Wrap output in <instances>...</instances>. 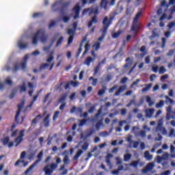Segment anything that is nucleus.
<instances>
[{
    "label": "nucleus",
    "instance_id": "nucleus-30",
    "mask_svg": "<svg viewBox=\"0 0 175 175\" xmlns=\"http://www.w3.org/2000/svg\"><path fill=\"white\" fill-rule=\"evenodd\" d=\"M96 17H93L92 21H90L88 23V27L90 28V27H92L94 24H96Z\"/></svg>",
    "mask_w": 175,
    "mask_h": 175
},
{
    "label": "nucleus",
    "instance_id": "nucleus-63",
    "mask_svg": "<svg viewBox=\"0 0 175 175\" xmlns=\"http://www.w3.org/2000/svg\"><path fill=\"white\" fill-rule=\"evenodd\" d=\"M173 135H174V129H170V131L169 137H172L173 136Z\"/></svg>",
    "mask_w": 175,
    "mask_h": 175
},
{
    "label": "nucleus",
    "instance_id": "nucleus-33",
    "mask_svg": "<svg viewBox=\"0 0 175 175\" xmlns=\"http://www.w3.org/2000/svg\"><path fill=\"white\" fill-rule=\"evenodd\" d=\"M122 33V31L121 30H119L118 32L112 33V38L113 39H117V38H118V36H120V35H121Z\"/></svg>",
    "mask_w": 175,
    "mask_h": 175
},
{
    "label": "nucleus",
    "instance_id": "nucleus-19",
    "mask_svg": "<svg viewBox=\"0 0 175 175\" xmlns=\"http://www.w3.org/2000/svg\"><path fill=\"white\" fill-rule=\"evenodd\" d=\"M61 20H62L64 23H68V21L70 20V16H69V13L68 12L63 13L61 16Z\"/></svg>",
    "mask_w": 175,
    "mask_h": 175
},
{
    "label": "nucleus",
    "instance_id": "nucleus-7",
    "mask_svg": "<svg viewBox=\"0 0 175 175\" xmlns=\"http://www.w3.org/2000/svg\"><path fill=\"white\" fill-rule=\"evenodd\" d=\"M140 16H142V11L138 12L134 18L133 25L131 28V32H133V33H137V27L136 26V23L139 21Z\"/></svg>",
    "mask_w": 175,
    "mask_h": 175
},
{
    "label": "nucleus",
    "instance_id": "nucleus-2",
    "mask_svg": "<svg viewBox=\"0 0 175 175\" xmlns=\"http://www.w3.org/2000/svg\"><path fill=\"white\" fill-rule=\"evenodd\" d=\"M62 161L59 157L56 158V163H53L51 165H47L44 167V172L46 175H51L57 167H58V165L61 163Z\"/></svg>",
    "mask_w": 175,
    "mask_h": 175
},
{
    "label": "nucleus",
    "instance_id": "nucleus-46",
    "mask_svg": "<svg viewBox=\"0 0 175 175\" xmlns=\"http://www.w3.org/2000/svg\"><path fill=\"white\" fill-rule=\"evenodd\" d=\"M40 54V52L39 51H33L30 56H33V57H38V55H39Z\"/></svg>",
    "mask_w": 175,
    "mask_h": 175
},
{
    "label": "nucleus",
    "instance_id": "nucleus-1",
    "mask_svg": "<svg viewBox=\"0 0 175 175\" xmlns=\"http://www.w3.org/2000/svg\"><path fill=\"white\" fill-rule=\"evenodd\" d=\"M103 24L104 27L101 30L102 31V37H100L98 38V42H96L93 45V49L94 50H98L99 47H100V42L103 40V38H105V35H106V32H107V27L110 25V21H109V18L107 17H105L103 20Z\"/></svg>",
    "mask_w": 175,
    "mask_h": 175
},
{
    "label": "nucleus",
    "instance_id": "nucleus-57",
    "mask_svg": "<svg viewBox=\"0 0 175 175\" xmlns=\"http://www.w3.org/2000/svg\"><path fill=\"white\" fill-rule=\"evenodd\" d=\"M39 16H42V14L40 12L34 13L33 14V18H36L39 17Z\"/></svg>",
    "mask_w": 175,
    "mask_h": 175
},
{
    "label": "nucleus",
    "instance_id": "nucleus-47",
    "mask_svg": "<svg viewBox=\"0 0 175 175\" xmlns=\"http://www.w3.org/2000/svg\"><path fill=\"white\" fill-rule=\"evenodd\" d=\"M9 137H5L3 139H2V142H3V144L5 146L6 144H8V143H9Z\"/></svg>",
    "mask_w": 175,
    "mask_h": 175
},
{
    "label": "nucleus",
    "instance_id": "nucleus-49",
    "mask_svg": "<svg viewBox=\"0 0 175 175\" xmlns=\"http://www.w3.org/2000/svg\"><path fill=\"white\" fill-rule=\"evenodd\" d=\"M106 158L107 165H110V161L109 159H110V158H113V155L111 154H108Z\"/></svg>",
    "mask_w": 175,
    "mask_h": 175
},
{
    "label": "nucleus",
    "instance_id": "nucleus-41",
    "mask_svg": "<svg viewBox=\"0 0 175 175\" xmlns=\"http://www.w3.org/2000/svg\"><path fill=\"white\" fill-rule=\"evenodd\" d=\"M90 44L87 43L85 45V51L83 52V55H85V54H87V51L88 50H90Z\"/></svg>",
    "mask_w": 175,
    "mask_h": 175
},
{
    "label": "nucleus",
    "instance_id": "nucleus-59",
    "mask_svg": "<svg viewBox=\"0 0 175 175\" xmlns=\"http://www.w3.org/2000/svg\"><path fill=\"white\" fill-rule=\"evenodd\" d=\"M165 99L167 102L171 103V105H173V100H172L170 98H169L168 96H165Z\"/></svg>",
    "mask_w": 175,
    "mask_h": 175
},
{
    "label": "nucleus",
    "instance_id": "nucleus-31",
    "mask_svg": "<svg viewBox=\"0 0 175 175\" xmlns=\"http://www.w3.org/2000/svg\"><path fill=\"white\" fill-rule=\"evenodd\" d=\"M54 54H55L54 53V51H52L50 54V55L48 57V58L46 59V62H51V61H53V59H54Z\"/></svg>",
    "mask_w": 175,
    "mask_h": 175
},
{
    "label": "nucleus",
    "instance_id": "nucleus-11",
    "mask_svg": "<svg viewBox=\"0 0 175 175\" xmlns=\"http://www.w3.org/2000/svg\"><path fill=\"white\" fill-rule=\"evenodd\" d=\"M139 131V126H134L131 130L132 133H134L135 136H140L142 138L146 137V131H141L139 133H137L136 131Z\"/></svg>",
    "mask_w": 175,
    "mask_h": 175
},
{
    "label": "nucleus",
    "instance_id": "nucleus-35",
    "mask_svg": "<svg viewBox=\"0 0 175 175\" xmlns=\"http://www.w3.org/2000/svg\"><path fill=\"white\" fill-rule=\"evenodd\" d=\"M122 169H123L122 166H120L118 167V170L112 171L111 174L113 175H117V174H118V173H120V172H121V170H122Z\"/></svg>",
    "mask_w": 175,
    "mask_h": 175
},
{
    "label": "nucleus",
    "instance_id": "nucleus-39",
    "mask_svg": "<svg viewBox=\"0 0 175 175\" xmlns=\"http://www.w3.org/2000/svg\"><path fill=\"white\" fill-rule=\"evenodd\" d=\"M127 142L129 143V147H132V144L133 143V141H132V135H129L127 138Z\"/></svg>",
    "mask_w": 175,
    "mask_h": 175
},
{
    "label": "nucleus",
    "instance_id": "nucleus-32",
    "mask_svg": "<svg viewBox=\"0 0 175 175\" xmlns=\"http://www.w3.org/2000/svg\"><path fill=\"white\" fill-rule=\"evenodd\" d=\"M152 87V84L146 85V87L142 89V92H147V91H150Z\"/></svg>",
    "mask_w": 175,
    "mask_h": 175
},
{
    "label": "nucleus",
    "instance_id": "nucleus-43",
    "mask_svg": "<svg viewBox=\"0 0 175 175\" xmlns=\"http://www.w3.org/2000/svg\"><path fill=\"white\" fill-rule=\"evenodd\" d=\"M164 104H165V103L163 102V100H161L159 103H157L156 105V107L157 109H160V107H162Z\"/></svg>",
    "mask_w": 175,
    "mask_h": 175
},
{
    "label": "nucleus",
    "instance_id": "nucleus-5",
    "mask_svg": "<svg viewBox=\"0 0 175 175\" xmlns=\"http://www.w3.org/2000/svg\"><path fill=\"white\" fill-rule=\"evenodd\" d=\"M80 3L76 4V5L72 8L71 16H72L74 20H77L80 18Z\"/></svg>",
    "mask_w": 175,
    "mask_h": 175
},
{
    "label": "nucleus",
    "instance_id": "nucleus-42",
    "mask_svg": "<svg viewBox=\"0 0 175 175\" xmlns=\"http://www.w3.org/2000/svg\"><path fill=\"white\" fill-rule=\"evenodd\" d=\"M49 116L47 115V116L45 118V119L44 120V126H49Z\"/></svg>",
    "mask_w": 175,
    "mask_h": 175
},
{
    "label": "nucleus",
    "instance_id": "nucleus-55",
    "mask_svg": "<svg viewBox=\"0 0 175 175\" xmlns=\"http://www.w3.org/2000/svg\"><path fill=\"white\" fill-rule=\"evenodd\" d=\"M50 49H51V45H50L49 46H46L44 48L43 51L45 53H49V51H50Z\"/></svg>",
    "mask_w": 175,
    "mask_h": 175
},
{
    "label": "nucleus",
    "instance_id": "nucleus-64",
    "mask_svg": "<svg viewBox=\"0 0 175 175\" xmlns=\"http://www.w3.org/2000/svg\"><path fill=\"white\" fill-rule=\"evenodd\" d=\"M66 57H67L68 59H70V58L72 57V53L70 51H68L66 53Z\"/></svg>",
    "mask_w": 175,
    "mask_h": 175
},
{
    "label": "nucleus",
    "instance_id": "nucleus-13",
    "mask_svg": "<svg viewBox=\"0 0 175 175\" xmlns=\"http://www.w3.org/2000/svg\"><path fill=\"white\" fill-rule=\"evenodd\" d=\"M24 132H25V131L22 130L19 133V136L15 139L14 143H16V147H17V146H18V144L23 142V137H24Z\"/></svg>",
    "mask_w": 175,
    "mask_h": 175
},
{
    "label": "nucleus",
    "instance_id": "nucleus-23",
    "mask_svg": "<svg viewBox=\"0 0 175 175\" xmlns=\"http://www.w3.org/2000/svg\"><path fill=\"white\" fill-rule=\"evenodd\" d=\"M155 112V109H148L145 111L146 117H148L149 118L152 117V115Z\"/></svg>",
    "mask_w": 175,
    "mask_h": 175
},
{
    "label": "nucleus",
    "instance_id": "nucleus-60",
    "mask_svg": "<svg viewBox=\"0 0 175 175\" xmlns=\"http://www.w3.org/2000/svg\"><path fill=\"white\" fill-rule=\"evenodd\" d=\"M85 125V120H79V126Z\"/></svg>",
    "mask_w": 175,
    "mask_h": 175
},
{
    "label": "nucleus",
    "instance_id": "nucleus-36",
    "mask_svg": "<svg viewBox=\"0 0 175 175\" xmlns=\"http://www.w3.org/2000/svg\"><path fill=\"white\" fill-rule=\"evenodd\" d=\"M81 154H83V150H79L77 152L75 157H74V159H75V160H76V159H79V158H80V157H81Z\"/></svg>",
    "mask_w": 175,
    "mask_h": 175
},
{
    "label": "nucleus",
    "instance_id": "nucleus-53",
    "mask_svg": "<svg viewBox=\"0 0 175 175\" xmlns=\"http://www.w3.org/2000/svg\"><path fill=\"white\" fill-rule=\"evenodd\" d=\"M83 4L85 3H92V2H95V0H82Z\"/></svg>",
    "mask_w": 175,
    "mask_h": 175
},
{
    "label": "nucleus",
    "instance_id": "nucleus-8",
    "mask_svg": "<svg viewBox=\"0 0 175 175\" xmlns=\"http://www.w3.org/2000/svg\"><path fill=\"white\" fill-rule=\"evenodd\" d=\"M163 124V122L162 121V119H161L158 122L157 127L156 129V132H160L161 133H162V135H167V131H166V129L162 126Z\"/></svg>",
    "mask_w": 175,
    "mask_h": 175
},
{
    "label": "nucleus",
    "instance_id": "nucleus-22",
    "mask_svg": "<svg viewBox=\"0 0 175 175\" xmlns=\"http://www.w3.org/2000/svg\"><path fill=\"white\" fill-rule=\"evenodd\" d=\"M25 155H27V153L25 152V151H23L21 152V159L15 163V166H18V165H20L21 162H24V159L25 158Z\"/></svg>",
    "mask_w": 175,
    "mask_h": 175
},
{
    "label": "nucleus",
    "instance_id": "nucleus-51",
    "mask_svg": "<svg viewBox=\"0 0 175 175\" xmlns=\"http://www.w3.org/2000/svg\"><path fill=\"white\" fill-rule=\"evenodd\" d=\"M62 40H64V37H61L57 42L56 47H58L61 43H62Z\"/></svg>",
    "mask_w": 175,
    "mask_h": 175
},
{
    "label": "nucleus",
    "instance_id": "nucleus-25",
    "mask_svg": "<svg viewBox=\"0 0 175 175\" xmlns=\"http://www.w3.org/2000/svg\"><path fill=\"white\" fill-rule=\"evenodd\" d=\"M126 89V86L122 85L121 86L119 90L115 93L116 96H118L121 92H124V90Z\"/></svg>",
    "mask_w": 175,
    "mask_h": 175
},
{
    "label": "nucleus",
    "instance_id": "nucleus-38",
    "mask_svg": "<svg viewBox=\"0 0 175 175\" xmlns=\"http://www.w3.org/2000/svg\"><path fill=\"white\" fill-rule=\"evenodd\" d=\"M146 98V102L148 103V105L152 106V105H154V102L151 100V97L147 96Z\"/></svg>",
    "mask_w": 175,
    "mask_h": 175
},
{
    "label": "nucleus",
    "instance_id": "nucleus-16",
    "mask_svg": "<svg viewBox=\"0 0 175 175\" xmlns=\"http://www.w3.org/2000/svg\"><path fill=\"white\" fill-rule=\"evenodd\" d=\"M96 10H98V8H96V10H94V8H86L83 11L82 16H85V14H88L90 16V14H92V13H96Z\"/></svg>",
    "mask_w": 175,
    "mask_h": 175
},
{
    "label": "nucleus",
    "instance_id": "nucleus-26",
    "mask_svg": "<svg viewBox=\"0 0 175 175\" xmlns=\"http://www.w3.org/2000/svg\"><path fill=\"white\" fill-rule=\"evenodd\" d=\"M62 55H63L62 53H58V54L57 55V58H56V59H57V61H59V62H58L57 64L56 65V66H61V64H62V59H59V58H61V57H62Z\"/></svg>",
    "mask_w": 175,
    "mask_h": 175
},
{
    "label": "nucleus",
    "instance_id": "nucleus-40",
    "mask_svg": "<svg viewBox=\"0 0 175 175\" xmlns=\"http://www.w3.org/2000/svg\"><path fill=\"white\" fill-rule=\"evenodd\" d=\"M89 80L90 81H92V85H96V83H98V79L90 77Z\"/></svg>",
    "mask_w": 175,
    "mask_h": 175
},
{
    "label": "nucleus",
    "instance_id": "nucleus-4",
    "mask_svg": "<svg viewBox=\"0 0 175 175\" xmlns=\"http://www.w3.org/2000/svg\"><path fill=\"white\" fill-rule=\"evenodd\" d=\"M27 85H28V88L29 89V95L32 96V94H33V89L36 88V85H33L31 82H24L21 86V92H25V91H27Z\"/></svg>",
    "mask_w": 175,
    "mask_h": 175
},
{
    "label": "nucleus",
    "instance_id": "nucleus-62",
    "mask_svg": "<svg viewBox=\"0 0 175 175\" xmlns=\"http://www.w3.org/2000/svg\"><path fill=\"white\" fill-rule=\"evenodd\" d=\"M139 144L141 150H144V148H146V144L144 142H141Z\"/></svg>",
    "mask_w": 175,
    "mask_h": 175
},
{
    "label": "nucleus",
    "instance_id": "nucleus-45",
    "mask_svg": "<svg viewBox=\"0 0 175 175\" xmlns=\"http://www.w3.org/2000/svg\"><path fill=\"white\" fill-rule=\"evenodd\" d=\"M139 163H140V161H133L131 164H130L131 166H133V167H137V165H139Z\"/></svg>",
    "mask_w": 175,
    "mask_h": 175
},
{
    "label": "nucleus",
    "instance_id": "nucleus-29",
    "mask_svg": "<svg viewBox=\"0 0 175 175\" xmlns=\"http://www.w3.org/2000/svg\"><path fill=\"white\" fill-rule=\"evenodd\" d=\"M69 84H70V85H72V87H77V85H79V83L74 82V81H70V83H67L65 85V89L66 90H68V88H69Z\"/></svg>",
    "mask_w": 175,
    "mask_h": 175
},
{
    "label": "nucleus",
    "instance_id": "nucleus-52",
    "mask_svg": "<svg viewBox=\"0 0 175 175\" xmlns=\"http://www.w3.org/2000/svg\"><path fill=\"white\" fill-rule=\"evenodd\" d=\"M58 116H59V111H57L53 116V121H55L58 118Z\"/></svg>",
    "mask_w": 175,
    "mask_h": 175
},
{
    "label": "nucleus",
    "instance_id": "nucleus-50",
    "mask_svg": "<svg viewBox=\"0 0 175 175\" xmlns=\"http://www.w3.org/2000/svg\"><path fill=\"white\" fill-rule=\"evenodd\" d=\"M131 154H126L124 155V161L125 162H128V161H129V159H131Z\"/></svg>",
    "mask_w": 175,
    "mask_h": 175
},
{
    "label": "nucleus",
    "instance_id": "nucleus-14",
    "mask_svg": "<svg viewBox=\"0 0 175 175\" xmlns=\"http://www.w3.org/2000/svg\"><path fill=\"white\" fill-rule=\"evenodd\" d=\"M175 114V109L172 111V107L169 106L167 108V117H166V120L167 121H169V120H170V115L171 114ZM172 118H173V120H175V115L174 116H172Z\"/></svg>",
    "mask_w": 175,
    "mask_h": 175
},
{
    "label": "nucleus",
    "instance_id": "nucleus-37",
    "mask_svg": "<svg viewBox=\"0 0 175 175\" xmlns=\"http://www.w3.org/2000/svg\"><path fill=\"white\" fill-rule=\"evenodd\" d=\"M40 118H42V116L39 115L36 116V118L33 119V121L31 122L32 125H35V124H36V122H38V121H39Z\"/></svg>",
    "mask_w": 175,
    "mask_h": 175
},
{
    "label": "nucleus",
    "instance_id": "nucleus-12",
    "mask_svg": "<svg viewBox=\"0 0 175 175\" xmlns=\"http://www.w3.org/2000/svg\"><path fill=\"white\" fill-rule=\"evenodd\" d=\"M24 39H25V36L22 37L18 41V46L21 50L24 49H27L28 47V44H25Z\"/></svg>",
    "mask_w": 175,
    "mask_h": 175
},
{
    "label": "nucleus",
    "instance_id": "nucleus-56",
    "mask_svg": "<svg viewBox=\"0 0 175 175\" xmlns=\"http://www.w3.org/2000/svg\"><path fill=\"white\" fill-rule=\"evenodd\" d=\"M18 69H20V66L18 63H16L14 66V70H18Z\"/></svg>",
    "mask_w": 175,
    "mask_h": 175
},
{
    "label": "nucleus",
    "instance_id": "nucleus-15",
    "mask_svg": "<svg viewBox=\"0 0 175 175\" xmlns=\"http://www.w3.org/2000/svg\"><path fill=\"white\" fill-rule=\"evenodd\" d=\"M169 158V154L167 152H164L162 157L157 156V161L158 163H161L162 161H166Z\"/></svg>",
    "mask_w": 175,
    "mask_h": 175
},
{
    "label": "nucleus",
    "instance_id": "nucleus-3",
    "mask_svg": "<svg viewBox=\"0 0 175 175\" xmlns=\"http://www.w3.org/2000/svg\"><path fill=\"white\" fill-rule=\"evenodd\" d=\"M38 39H40L42 43H44L47 40V36L44 33V30H39L33 35L32 38L33 44H38Z\"/></svg>",
    "mask_w": 175,
    "mask_h": 175
},
{
    "label": "nucleus",
    "instance_id": "nucleus-28",
    "mask_svg": "<svg viewBox=\"0 0 175 175\" xmlns=\"http://www.w3.org/2000/svg\"><path fill=\"white\" fill-rule=\"evenodd\" d=\"M144 158H146L147 161H151V159H152V155L150 154V152L146 151L144 153Z\"/></svg>",
    "mask_w": 175,
    "mask_h": 175
},
{
    "label": "nucleus",
    "instance_id": "nucleus-34",
    "mask_svg": "<svg viewBox=\"0 0 175 175\" xmlns=\"http://www.w3.org/2000/svg\"><path fill=\"white\" fill-rule=\"evenodd\" d=\"M174 149H175L174 146L171 145V146H170V157H171V158H175Z\"/></svg>",
    "mask_w": 175,
    "mask_h": 175
},
{
    "label": "nucleus",
    "instance_id": "nucleus-24",
    "mask_svg": "<svg viewBox=\"0 0 175 175\" xmlns=\"http://www.w3.org/2000/svg\"><path fill=\"white\" fill-rule=\"evenodd\" d=\"M40 162V160H38L37 161H36L34 163H33L26 171H25V174H28L29 173V172H31V170H32V169H33L35 167V166L37 165V164L38 163Z\"/></svg>",
    "mask_w": 175,
    "mask_h": 175
},
{
    "label": "nucleus",
    "instance_id": "nucleus-27",
    "mask_svg": "<svg viewBox=\"0 0 175 175\" xmlns=\"http://www.w3.org/2000/svg\"><path fill=\"white\" fill-rule=\"evenodd\" d=\"M64 0H57L56 2L52 5L53 9L61 6Z\"/></svg>",
    "mask_w": 175,
    "mask_h": 175
},
{
    "label": "nucleus",
    "instance_id": "nucleus-48",
    "mask_svg": "<svg viewBox=\"0 0 175 175\" xmlns=\"http://www.w3.org/2000/svg\"><path fill=\"white\" fill-rule=\"evenodd\" d=\"M5 84H8V85H11V84H12V79L10 77H7L6 78Z\"/></svg>",
    "mask_w": 175,
    "mask_h": 175
},
{
    "label": "nucleus",
    "instance_id": "nucleus-18",
    "mask_svg": "<svg viewBox=\"0 0 175 175\" xmlns=\"http://www.w3.org/2000/svg\"><path fill=\"white\" fill-rule=\"evenodd\" d=\"M28 58H29V55H26L24 57L23 62H22L21 64V68L22 69V70H25V69H27V62L28 61Z\"/></svg>",
    "mask_w": 175,
    "mask_h": 175
},
{
    "label": "nucleus",
    "instance_id": "nucleus-17",
    "mask_svg": "<svg viewBox=\"0 0 175 175\" xmlns=\"http://www.w3.org/2000/svg\"><path fill=\"white\" fill-rule=\"evenodd\" d=\"M155 166V165L154 164V163H149L146 167L142 170V173H147V172H150V170H152L154 169V167Z\"/></svg>",
    "mask_w": 175,
    "mask_h": 175
},
{
    "label": "nucleus",
    "instance_id": "nucleus-58",
    "mask_svg": "<svg viewBox=\"0 0 175 175\" xmlns=\"http://www.w3.org/2000/svg\"><path fill=\"white\" fill-rule=\"evenodd\" d=\"M102 125V122H98L96 125V129L99 131L100 126Z\"/></svg>",
    "mask_w": 175,
    "mask_h": 175
},
{
    "label": "nucleus",
    "instance_id": "nucleus-6",
    "mask_svg": "<svg viewBox=\"0 0 175 175\" xmlns=\"http://www.w3.org/2000/svg\"><path fill=\"white\" fill-rule=\"evenodd\" d=\"M77 28V24L75 23L73 24L72 29L68 28V34L70 36L68 41V44H71L73 42V35H75V31Z\"/></svg>",
    "mask_w": 175,
    "mask_h": 175
},
{
    "label": "nucleus",
    "instance_id": "nucleus-9",
    "mask_svg": "<svg viewBox=\"0 0 175 175\" xmlns=\"http://www.w3.org/2000/svg\"><path fill=\"white\" fill-rule=\"evenodd\" d=\"M109 2L110 6H114V5H116V0H102L100 3L101 8L106 10L107 9V5L109 4Z\"/></svg>",
    "mask_w": 175,
    "mask_h": 175
},
{
    "label": "nucleus",
    "instance_id": "nucleus-44",
    "mask_svg": "<svg viewBox=\"0 0 175 175\" xmlns=\"http://www.w3.org/2000/svg\"><path fill=\"white\" fill-rule=\"evenodd\" d=\"M165 72H166V70L165 69V68L163 66L160 67V68L159 69V73L160 75H163Z\"/></svg>",
    "mask_w": 175,
    "mask_h": 175
},
{
    "label": "nucleus",
    "instance_id": "nucleus-54",
    "mask_svg": "<svg viewBox=\"0 0 175 175\" xmlns=\"http://www.w3.org/2000/svg\"><path fill=\"white\" fill-rule=\"evenodd\" d=\"M137 146H139V142H133L132 147L133 148H137Z\"/></svg>",
    "mask_w": 175,
    "mask_h": 175
},
{
    "label": "nucleus",
    "instance_id": "nucleus-21",
    "mask_svg": "<svg viewBox=\"0 0 175 175\" xmlns=\"http://www.w3.org/2000/svg\"><path fill=\"white\" fill-rule=\"evenodd\" d=\"M23 107H24V103H21V105H19L18 106V111L16 112V117H15V120L18 122H20L18 121V117H20V113H21V110H23Z\"/></svg>",
    "mask_w": 175,
    "mask_h": 175
},
{
    "label": "nucleus",
    "instance_id": "nucleus-10",
    "mask_svg": "<svg viewBox=\"0 0 175 175\" xmlns=\"http://www.w3.org/2000/svg\"><path fill=\"white\" fill-rule=\"evenodd\" d=\"M92 55L94 57H88L84 62V65H87V66H90L91 62H94L95 59L98 57V55L95 54L94 51H92Z\"/></svg>",
    "mask_w": 175,
    "mask_h": 175
},
{
    "label": "nucleus",
    "instance_id": "nucleus-20",
    "mask_svg": "<svg viewBox=\"0 0 175 175\" xmlns=\"http://www.w3.org/2000/svg\"><path fill=\"white\" fill-rule=\"evenodd\" d=\"M88 146H90V144H88L87 141L81 142L79 144V147H81L83 151H85L86 150H88Z\"/></svg>",
    "mask_w": 175,
    "mask_h": 175
},
{
    "label": "nucleus",
    "instance_id": "nucleus-61",
    "mask_svg": "<svg viewBox=\"0 0 175 175\" xmlns=\"http://www.w3.org/2000/svg\"><path fill=\"white\" fill-rule=\"evenodd\" d=\"M54 25H55V21H53L50 23V24L49 25V28H53V27H54Z\"/></svg>",
    "mask_w": 175,
    "mask_h": 175
}]
</instances>
